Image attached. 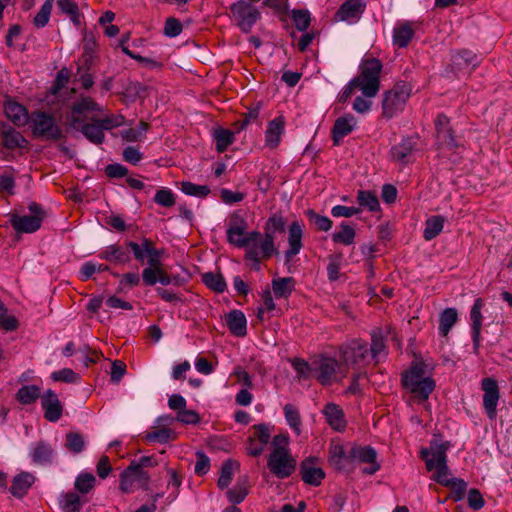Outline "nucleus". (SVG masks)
Returning <instances> with one entry per match:
<instances>
[{
	"label": "nucleus",
	"mask_w": 512,
	"mask_h": 512,
	"mask_svg": "<svg viewBox=\"0 0 512 512\" xmlns=\"http://www.w3.org/2000/svg\"><path fill=\"white\" fill-rule=\"evenodd\" d=\"M348 457H352V465L355 462L369 464L368 467L363 469L365 474L372 475L380 469V464L377 462V453L372 447L352 446L348 451Z\"/></svg>",
	"instance_id": "ddd939ff"
},
{
	"label": "nucleus",
	"mask_w": 512,
	"mask_h": 512,
	"mask_svg": "<svg viewBox=\"0 0 512 512\" xmlns=\"http://www.w3.org/2000/svg\"><path fill=\"white\" fill-rule=\"evenodd\" d=\"M248 495V486L245 481L238 482L233 488L227 490L226 496L232 506L241 503Z\"/></svg>",
	"instance_id": "5fc2aeb1"
},
{
	"label": "nucleus",
	"mask_w": 512,
	"mask_h": 512,
	"mask_svg": "<svg viewBox=\"0 0 512 512\" xmlns=\"http://www.w3.org/2000/svg\"><path fill=\"white\" fill-rule=\"evenodd\" d=\"M287 424L294 430L296 435L301 434V416L297 407L293 404H286L283 408Z\"/></svg>",
	"instance_id": "37998d69"
},
{
	"label": "nucleus",
	"mask_w": 512,
	"mask_h": 512,
	"mask_svg": "<svg viewBox=\"0 0 512 512\" xmlns=\"http://www.w3.org/2000/svg\"><path fill=\"white\" fill-rule=\"evenodd\" d=\"M414 36V30L408 23L400 24L394 28L393 43L403 48L406 47Z\"/></svg>",
	"instance_id": "c9c22d12"
},
{
	"label": "nucleus",
	"mask_w": 512,
	"mask_h": 512,
	"mask_svg": "<svg viewBox=\"0 0 512 512\" xmlns=\"http://www.w3.org/2000/svg\"><path fill=\"white\" fill-rule=\"evenodd\" d=\"M128 39H129V36L127 35L120 41V47H121L123 53H125L130 58L142 63L146 67L154 69V68H160L162 66V63L156 59L143 57V56H141L139 54H135L134 52L129 50L128 47L125 45V43Z\"/></svg>",
	"instance_id": "8fccbe9b"
},
{
	"label": "nucleus",
	"mask_w": 512,
	"mask_h": 512,
	"mask_svg": "<svg viewBox=\"0 0 512 512\" xmlns=\"http://www.w3.org/2000/svg\"><path fill=\"white\" fill-rule=\"evenodd\" d=\"M230 11L236 25L244 33H250L255 23L261 18L259 9L246 0H238L231 4Z\"/></svg>",
	"instance_id": "423d86ee"
},
{
	"label": "nucleus",
	"mask_w": 512,
	"mask_h": 512,
	"mask_svg": "<svg viewBox=\"0 0 512 512\" xmlns=\"http://www.w3.org/2000/svg\"><path fill=\"white\" fill-rule=\"evenodd\" d=\"M291 17L294 21L296 28L301 32H305L310 26L311 17L308 10H293L291 13Z\"/></svg>",
	"instance_id": "680f3d73"
},
{
	"label": "nucleus",
	"mask_w": 512,
	"mask_h": 512,
	"mask_svg": "<svg viewBox=\"0 0 512 512\" xmlns=\"http://www.w3.org/2000/svg\"><path fill=\"white\" fill-rule=\"evenodd\" d=\"M403 387L414 398L425 401L435 389V381L427 373L424 363H414L411 368L402 374Z\"/></svg>",
	"instance_id": "f257e3e1"
},
{
	"label": "nucleus",
	"mask_w": 512,
	"mask_h": 512,
	"mask_svg": "<svg viewBox=\"0 0 512 512\" xmlns=\"http://www.w3.org/2000/svg\"><path fill=\"white\" fill-rule=\"evenodd\" d=\"M154 201L162 207H172L175 204V195L170 189L161 188L156 191Z\"/></svg>",
	"instance_id": "774afa93"
},
{
	"label": "nucleus",
	"mask_w": 512,
	"mask_h": 512,
	"mask_svg": "<svg viewBox=\"0 0 512 512\" xmlns=\"http://www.w3.org/2000/svg\"><path fill=\"white\" fill-rule=\"evenodd\" d=\"M82 134L93 144H102L105 140L104 130L98 118H92L90 122L81 127Z\"/></svg>",
	"instance_id": "2f4dec72"
},
{
	"label": "nucleus",
	"mask_w": 512,
	"mask_h": 512,
	"mask_svg": "<svg viewBox=\"0 0 512 512\" xmlns=\"http://www.w3.org/2000/svg\"><path fill=\"white\" fill-rule=\"evenodd\" d=\"M368 351L364 341L353 339L340 347L339 358L348 370L349 367H360L364 363Z\"/></svg>",
	"instance_id": "6e6552de"
},
{
	"label": "nucleus",
	"mask_w": 512,
	"mask_h": 512,
	"mask_svg": "<svg viewBox=\"0 0 512 512\" xmlns=\"http://www.w3.org/2000/svg\"><path fill=\"white\" fill-rule=\"evenodd\" d=\"M0 136L3 145L7 149L23 148L28 144V141L23 137V135L9 125H1Z\"/></svg>",
	"instance_id": "a878e982"
},
{
	"label": "nucleus",
	"mask_w": 512,
	"mask_h": 512,
	"mask_svg": "<svg viewBox=\"0 0 512 512\" xmlns=\"http://www.w3.org/2000/svg\"><path fill=\"white\" fill-rule=\"evenodd\" d=\"M34 136L57 141L62 137V130L51 114L34 112Z\"/></svg>",
	"instance_id": "9b49d317"
},
{
	"label": "nucleus",
	"mask_w": 512,
	"mask_h": 512,
	"mask_svg": "<svg viewBox=\"0 0 512 512\" xmlns=\"http://www.w3.org/2000/svg\"><path fill=\"white\" fill-rule=\"evenodd\" d=\"M484 307V301L482 298H477L470 311V319L472 322V339L474 352L478 353L480 347V333L482 328V309Z\"/></svg>",
	"instance_id": "4be33fe9"
},
{
	"label": "nucleus",
	"mask_w": 512,
	"mask_h": 512,
	"mask_svg": "<svg viewBox=\"0 0 512 512\" xmlns=\"http://www.w3.org/2000/svg\"><path fill=\"white\" fill-rule=\"evenodd\" d=\"M285 228L286 220L281 214L275 213L268 218L264 228V234L270 235L273 239H275L276 233H283L285 231Z\"/></svg>",
	"instance_id": "49530a36"
},
{
	"label": "nucleus",
	"mask_w": 512,
	"mask_h": 512,
	"mask_svg": "<svg viewBox=\"0 0 512 512\" xmlns=\"http://www.w3.org/2000/svg\"><path fill=\"white\" fill-rule=\"evenodd\" d=\"M329 463L339 471H351L354 468L352 465V457H348V452H345L339 442L332 441L330 443Z\"/></svg>",
	"instance_id": "6ab92c4d"
},
{
	"label": "nucleus",
	"mask_w": 512,
	"mask_h": 512,
	"mask_svg": "<svg viewBox=\"0 0 512 512\" xmlns=\"http://www.w3.org/2000/svg\"><path fill=\"white\" fill-rule=\"evenodd\" d=\"M357 201L360 206L367 208L371 212L378 211L380 208L376 194L371 191L359 190L357 193Z\"/></svg>",
	"instance_id": "603ef678"
},
{
	"label": "nucleus",
	"mask_w": 512,
	"mask_h": 512,
	"mask_svg": "<svg viewBox=\"0 0 512 512\" xmlns=\"http://www.w3.org/2000/svg\"><path fill=\"white\" fill-rule=\"evenodd\" d=\"M161 259L162 258H157V262L155 264H148V266L142 270L141 278L145 285L154 286L156 284L157 272Z\"/></svg>",
	"instance_id": "0e129e2a"
},
{
	"label": "nucleus",
	"mask_w": 512,
	"mask_h": 512,
	"mask_svg": "<svg viewBox=\"0 0 512 512\" xmlns=\"http://www.w3.org/2000/svg\"><path fill=\"white\" fill-rule=\"evenodd\" d=\"M216 144V150L219 153L226 151V149L234 142V132L228 129H217L213 133Z\"/></svg>",
	"instance_id": "c03bdc74"
},
{
	"label": "nucleus",
	"mask_w": 512,
	"mask_h": 512,
	"mask_svg": "<svg viewBox=\"0 0 512 512\" xmlns=\"http://www.w3.org/2000/svg\"><path fill=\"white\" fill-rule=\"evenodd\" d=\"M481 388L484 391L483 406L490 419L496 417V408L500 398L497 381L493 378H484L481 381Z\"/></svg>",
	"instance_id": "4468645a"
},
{
	"label": "nucleus",
	"mask_w": 512,
	"mask_h": 512,
	"mask_svg": "<svg viewBox=\"0 0 512 512\" xmlns=\"http://www.w3.org/2000/svg\"><path fill=\"white\" fill-rule=\"evenodd\" d=\"M284 124L283 117H277L268 123L265 131V145L267 147L274 149L279 145L284 132Z\"/></svg>",
	"instance_id": "bb28decb"
},
{
	"label": "nucleus",
	"mask_w": 512,
	"mask_h": 512,
	"mask_svg": "<svg viewBox=\"0 0 512 512\" xmlns=\"http://www.w3.org/2000/svg\"><path fill=\"white\" fill-rule=\"evenodd\" d=\"M438 483L443 486L452 488L453 492L455 493L456 501L463 499L465 492H466V488H467V483L464 480L459 479V478H450L449 476H444V482H438Z\"/></svg>",
	"instance_id": "6e6d98bb"
},
{
	"label": "nucleus",
	"mask_w": 512,
	"mask_h": 512,
	"mask_svg": "<svg viewBox=\"0 0 512 512\" xmlns=\"http://www.w3.org/2000/svg\"><path fill=\"white\" fill-rule=\"evenodd\" d=\"M59 504L64 512H80L82 507L81 499L75 492L63 494L59 500Z\"/></svg>",
	"instance_id": "de8ad7c7"
},
{
	"label": "nucleus",
	"mask_w": 512,
	"mask_h": 512,
	"mask_svg": "<svg viewBox=\"0 0 512 512\" xmlns=\"http://www.w3.org/2000/svg\"><path fill=\"white\" fill-rule=\"evenodd\" d=\"M9 223L15 231L16 237H20L24 233H32V216L19 215L18 213H10L8 215Z\"/></svg>",
	"instance_id": "473e14b6"
},
{
	"label": "nucleus",
	"mask_w": 512,
	"mask_h": 512,
	"mask_svg": "<svg viewBox=\"0 0 512 512\" xmlns=\"http://www.w3.org/2000/svg\"><path fill=\"white\" fill-rule=\"evenodd\" d=\"M415 146L416 142L412 138L403 139L399 144L391 148L390 154L392 160L402 165L409 163Z\"/></svg>",
	"instance_id": "393cba45"
},
{
	"label": "nucleus",
	"mask_w": 512,
	"mask_h": 512,
	"mask_svg": "<svg viewBox=\"0 0 512 512\" xmlns=\"http://www.w3.org/2000/svg\"><path fill=\"white\" fill-rule=\"evenodd\" d=\"M302 236L303 229L300 222L294 221L293 223H291L288 229L289 248L285 251L286 260H290L300 252L303 246Z\"/></svg>",
	"instance_id": "b1692460"
},
{
	"label": "nucleus",
	"mask_w": 512,
	"mask_h": 512,
	"mask_svg": "<svg viewBox=\"0 0 512 512\" xmlns=\"http://www.w3.org/2000/svg\"><path fill=\"white\" fill-rule=\"evenodd\" d=\"M302 480L311 486H319L325 478V472L318 464V459L310 457L302 461L300 465Z\"/></svg>",
	"instance_id": "dca6fc26"
},
{
	"label": "nucleus",
	"mask_w": 512,
	"mask_h": 512,
	"mask_svg": "<svg viewBox=\"0 0 512 512\" xmlns=\"http://www.w3.org/2000/svg\"><path fill=\"white\" fill-rule=\"evenodd\" d=\"M58 9L69 16L72 23L79 27L81 25L82 14L79 11L78 4L73 0H57Z\"/></svg>",
	"instance_id": "f704fd0d"
},
{
	"label": "nucleus",
	"mask_w": 512,
	"mask_h": 512,
	"mask_svg": "<svg viewBox=\"0 0 512 512\" xmlns=\"http://www.w3.org/2000/svg\"><path fill=\"white\" fill-rule=\"evenodd\" d=\"M357 120L352 114H346L336 119L333 129L332 138L334 145H339L340 141L349 135L356 127Z\"/></svg>",
	"instance_id": "5701e85b"
},
{
	"label": "nucleus",
	"mask_w": 512,
	"mask_h": 512,
	"mask_svg": "<svg viewBox=\"0 0 512 512\" xmlns=\"http://www.w3.org/2000/svg\"><path fill=\"white\" fill-rule=\"evenodd\" d=\"M227 326L232 334L243 337L247 333V321L244 313L240 310H233L226 316Z\"/></svg>",
	"instance_id": "c85d7f7f"
},
{
	"label": "nucleus",
	"mask_w": 512,
	"mask_h": 512,
	"mask_svg": "<svg viewBox=\"0 0 512 512\" xmlns=\"http://www.w3.org/2000/svg\"><path fill=\"white\" fill-rule=\"evenodd\" d=\"M291 364L294 370L296 371L299 379H307L312 374L315 376L314 362L312 363V365H310L304 359L294 358L293 360H291Z\"/></svg>",
	"instance_id": "bf43d9fd"
},
{
	"label": "nucleus",
	"mask_w": 512,
	"mask_h": 512,
	"mask_svg": "<svg viewBox=\"0 0 512 512\" xmlns=\"http://www.w3.org/2000/svg\"><path fill=\"white\" fill-rule=\"evenodd\" d=\"M382 65L377 59H369L363 64L360 74L354 78L356 87L367 98H373L380 89V73Z\"/></svg>",
	"instance_id": "7ed1b4c3"
},
{
	"label": "nucleus",
	"mask_w": 512,
	"mask_h": 512,
	"mask_svg": "<svg viewBox=\"0 0 512 512\" xmlns=\"http://www.w3.org/2000/svg\"><path fill=\"white\" fill-rule=\"evenodd\" d=\"M295 280L292 277L274 279L272 288L276 298H286L294 290Z\"/></svg>",
	"instance_id": "ea45409f"
},
{
	"label": "nucleus",
	"mask_w": 512,
	"mask_h": 512,
	"mask_svg": "<svg viewBox=\"0 0 512 512\" xmlns=\"http://www.w3.org/2000/svg\"><path fill=\"white\" fill-rule=\"evenodd\" d=\"M176 439V433L170 428H160L147 433L146 440L149 442L168 443Z\"/></svg>",
	"instance_id": "4d7b16f0"
},
{
	"label": "nucleus",
	"mask_w": 512,
	"mask_h": 512,
	"mask_svg": "<svg viewBox=\"0 0 512 512\" xmlns=\"http://www.w3.org/2000/svg\"><path fill=\"white\" fill-rule=\"evenodd\" d=\"M54 459L52 447L45 442H38L34 448V463L46 466L50 465Z\"/></svg>",
	"instance_id": "e433bc0d"
},
{
	"label": "nucleus",
	"mask_w": 512,
	"mask_h": 512,
	"mask_svg": "<svg viewBox=\"0 0 512 512\" xmlns=\"http://www.w3.org/2000/svg\"><path fill=\"white\" fill-rule=\"evenodd\" d=\"M323 413L327 423L335 430L341 431L346 426L343 410L334 403L325 406Z\"/></svg>",
	"instance_id": "7c9ffc66"
},
{
	"label": "nucleus",
	"mask_w": 512,
	"mask_h": 512,
	"mask_svg": "<svg viewBox=\"0 0 512 512\" xmlns=\"http://www.w3.org/2000/svg\"><path fill=\"white\" fill-rule=\"evenodd\" d=\"M127 246L132 251L134 258L140 263H143L147 258L148 264H155L157 258H162L164 254L163 249L156 248L153 242L147 238H144L140 243L129 241Z\"/></svg>",
	"instance_id": "f8f14e48"
},
{
	"label": "nucleus",
	"mask_w": 512,
	"mask_h": 512,
	"mask_svg": "<svg viewBox=\"0 0 512 512\" xmlns=\"http://www.w3.org/2000/svg\"><path fill=\"white\" fill-rule=\"evenodd\" d=\"M267 466L277 478L285 479L294 473L296 460L288 450H273L268 457Z\"/></svg>",
	"instance_id": "0eeeda50"
},
{
	"label": "nucleus",
	"mask_w": 512,
	"mask_h": 512,
	"mask_svg": "<svg viewBox=\"0 0 512 512\" xmlns=\"http://www.w3.org/2000/svg\"><path fill=\"white\" fill-rule=\"evenodd\" d=\"M91 63L83 62L77 69V81L81 82L84 89H89L93 86L94 81L92 75L89 73Z\"/></svg>",
	"instance_id": "338daca9"
},
{
	"label": "nucleus",
	"mask_w": 512,
	"mask_h": 512,
	"mask_svg": "<svg viewBox=\"0 0 512 512\" xmlns=\"http://www.w3.org/2000/svg\"><path fill=\"white\" fill-rule=\"evenodd\" d=\"M150 480L149 474L136 466V461L130 465L120 475V489L124 493H131L135 487H147Z\"/></svg>",
	"instance_id": "9d476101"
},
{
	"label": "nucleus",
	"mask_w": 512,
	"mask_h": 512,
	"mask_svg": "<svg viewBox=\"0 0 512 512\" xmlns=\"http://www.w3.org/2000/svg\"><path fill=\"white\" fill-rule=\"evenodd\" d=\"M4 111L9 120L16 126H22L28 122V112L21 104L8 100L4 106Z\"/></svg>",
	"instance_id": "c756f323"
},
{
	"label": "nucleus",
	"mask_w": 512,
	"mask_h": 512,
	"mask_svg": "<svg viewBox=\"0 0 512 512\" xmlns=\"http://www.w3.org/2000/svg\"><path fill=\"white\" fill-rule=\"evenodd\" d=\"M239 468V463L233 460H226L221 466V473L218 479V487L225 489L231 483L234 470Z\"/></svg>",
	"instance_id": "a18cd8bd"
},
{
	"label": "nucleus",
	"mask_w": 512,
	"mask_h": 512,
	"mask_svg": "<svg viewBox=\"0 0 512 512\" xmlns=\"http://www.w3.org/2000/svg\"><path fill=\"white\" fill-rule=\"evenodd\" d=\"M90 111L101 112L102 107L91 97H80L71 107V115L69 117L71 127L76 128L81 124L80 115Z\"/></svg>",
	"instance_id": "aec40b11"
},
{
	"label": "nucleus",
	"mask_w": 512,
	"mask_h": 512,
	"mask_svg": "<svg viewBox=\"0 0 512 512\" xmlns=\"http://www.w3.org/2000/svg\"><path fill=\"white\" fill-rule=\"evenodd\" d=\"M448 442L432 441L429 448L421 450V457L425 460L426 469L435 471L432 479L435 482H444V476H450L447 466Z\"/></svg>",
	"instance_id": "f03ea898"
},
{
	"label": "nucleus",
	"mask_w": 512,
	"mask_h": 512,
	"mask_svg": "<svg viewBox=\"0 0 512 512\" xmlns=\"http://www.w3.org/2000/svg\"><path fill=\"white\" fill-rule=\"evenodd\" d=\"M275 239L270 235L264 234L263 239L247 248L245 259L250 262L254 270L260 269L261 259H269L277 252L274 244Z\"/></svg>",
	"instance_id": "1a4fd4ad"
},
{
	"label": "nucleus",
	"mask_w": 512,
	"mask_h": 512,
	"mask_svg": "<svg viewBox=\"0 0 512 512\" xmlns=\"http://www.w3.org/2000/svg\"><path fill=\"white\" fill-rule=\"evenodd\" d=\"M444 218L442 216H431L425 222L423 237L425 240L430 241L438 236L444 227Z\"/></svg>",
	"instance_id": "58836bf2"
},
{
	"label": "nucleus",
	"mask_w": 512,
	"mask_h": 512,
	"mask_svg": "<svg viewBox=\"0 0 512 512\" xmlns=\"http://www.w3.org/2000/svg\"><path fill=\"white\" fill-rule=\"evenodd\" d=\"M458 319L457 310L455 308H446L442 311L439 318V333L445 337Z\"/></svg>",
	"instance_id": "4c0bfd02"
},
{
	"label": "nucleus",
	"mask_w": 512,
	"mask_h": 512,
	"mask_svg": "<svg viewBox=\"0 0 512 512\" xmlns=\"http://www.w3.org/2000/svg\"><path fill=\"white\" fill-rule=\"evenodd\" d=\"M181 190L189 196L206 197L210 193V188L207 185H198L192 182H183Z\"/></svg>",
	"instance_id": "e2e57ef3"
},
{
	"label": "nucleus",
	"mask_w": 512,
	"mask_h": 512,
	"mask_svg": "<svg viewBox=\"0 0 512 512\" xmlns=\"http://www.w3.org/2000/svg\"><path fill=\"white\" fill-rule=\"evenodd\" d=\"M365 8V0H347L339 7L336 18L349 23L356 22L364 13Z\"/></svg>",
	"instance_id": "a211bd4d"
},
{
	"label": "nucleus",
	"mask_w": 512,
	"mask_h": 512,
	"mask_svg": "<svg viewBox=\"0 0 512 512\" xmlns=\"http://www.w3.org/2000/svg\"><path fill=\"white\" fill-rule=\"evenodd\" d=\"M449 118L444 114H439L435 121L438 138L447 145H455L454 136L449 126Z\"/></svg>",
	"instance_id": "72a5a7b5"
},
{
	"label": "nucleus",
	"mask_w": 512,
	"mask_h": 512,
	"mask_svg": "<svg viewBox=\"0 0 512 512\" xmlns=\"http://www.w3.org/2000/svg\"><path fill=\"white\" fill-rule=\"evenodd\" d=\"M315 378L322 385H330L342 381L348 374L346 366L341 359L338 361L332 357H320L314 360Z\"/></svg>",
	"instance_id": "20e7f679"
},
{
	"label": "nucleus",
	"mask_w": 512,
	"mask_h": 512,
	"mask_svg": "<svg viewBox=\"0 0 512 512\" xmlns=\"http://www.w3.org/2000/svg\"><path fill=\"white\" fill-rule=\"evenodd\" d=\"M40 400L45 419L49 422H57L63 413V405L57 394L48 389L40 396Z\"/></svg>",
	"instance_id": "2eb2a0df"
},
{
	"label": "nucleus",
	"mask_w": 512,
	"mask_h": 512,
	"mask_svg": "<svg viewBox=\"0 0 512 512\" xmlns=\"http://www.w3.org/2000/svg\"><path fill=\"white\" fill-rule=\"evenodd\" d=\"M247 224L245 220L240 216H234L227 229V240L230 244H233L239 248L246 247L247 241L245 240V231Z\"/></svg>",
	"instance_id": "412c9836"
},
{
	"label": "nucleus",
	"mask_w": 512,
	"mask_h": 512,
	"mask_svg": "<svg viewBox=\"0 0 512 512\" xmlns=\"http://www.w3.org/2000/svg\"><path fill=\"white\" fill-rule=\"evenodd\" d=\"M51 378L54 381L65 383H76L80 380V376L70 368H63L61 370L54 371L51 374Z\"/></svg>",
	"instance_id": "69168bd1"
},
{
	"label": "nucleus",
	"mask_w": 512,
	"mask_h": 512,
	"mask_svg": "<svg viewBox=\"0 0 512 512\" xmlns=\"http://www.w3.org/2000/svg\"><path fill=\"white\" fill-rule=\"evenodd\" d=\"M54 0H45L40 10L34 16V26L37 28L45 27L50 19Z\"/></svg>",
	"instance_id": "13d9d810"
},
{
	"label": "nucleus",
	"mask_w": 512,
	"mask_h": 512,
	"mask_svg": "<svg viewBox=\"0 0 512 512\" xmlns=\"http://www.w3.org/2000/svg\"><path fill=\"white\" fill-rule=\"evenodd\" d=\"M66 448L75 454L81 453L85 448V441L81 434L76 432H69L66 435Z\"/></svg>",
	"instance_id": "052dcab7"
},
{
	"label": "nucleus",
	"mask_w": 512,
	"mask_h": 512,
	"mask_svg": "<svg viewBox=\"0 0 512 512\" xmlns=\"http://www.w3.org/2000/svg\"><path fill=\"white\" fill-rule=\"evenodd\" d=\"M29 478L30 474L24 472L14 477L12 486L10 488V492L13 496L21 498L27 494L31 486Z\"/></svg>",
	"instance_id": "79ce46f5"
},
{
	"label": "nucleus",
	"mask_w": 512,
	"mask_h": 512,
	"mask_svg": "<svg viewBox=\"0 0 512 512\" xmlns=\"http://www.w3.org/2000/svg\"><path fill=\"white\" fill-rule=\"evenodd\" d=\"M480 62L481 57L469 50H461L451 59L452 68L456 73H471Z\"/></svg>",
	"instance_id": "f3484780"
},
{
	"label": "nucleus",
	"mask_w": 512,
	"mask_h": 512,
	"mask_svg": "<svg viewBox=\"0 0 512 512\" xmlns=\"http://www.w3.org/2000/svg\"><path fill=\"white\" fill-rule=\"evenodd\" d=\"M203 283L215 292L221 293L226 289V282L219 273L207 272L202 276Z\"/></svg>",
	"instance_id": "864d4df0"
},
{
	"label": "nucleus",
	"mask_w": 512,
	"mask_h": 512,
	"mask_svg": "<svg viewBox=\"0 0 512 512\" xmlns=\"http://www.w3.org/2000/svg\"><path fill=\"white\" fill-rule=\"evenodd\" d=\"M355 236V229L345 222H342L340 225V230L333 233L332 240L335 243L349 246L354 243Z\"/></svg>",
	"instance_id": "a19ab883"
},
{
	"label": "nucleus",
	"mask_w": 512,
	"mask_h": 512,
	"mask_svg": "<svg viewBox=\"0 0 512 512\" xmlns=\"http://www.w3.org/2000/svg\"><path fill=\"white\" fill-rule=\"evenodd\" d=\"M411 95V86L407 83H397L384 95L382 102L383 115L392 118L404 109V106Z\"/></svg>",
	"instance_id": "39448f33"
},
{
	"label": "nucleus",
	"mask_w": 512,
	"mask_h": 512,
	"mask_svg": "<svg viewBox=\"0 0 512 512\" xmlns=\"http://www.w3.org/2000/svg\"><path fill=\"white\" fill-rule=\"evenodd\" d=\"M96 478L92 473L82 472L75 479V489L81 494L89 493L95 486Z\"/></svg>",
	"instance_id": "3c124183"
},
{
	"label": "nucleus",
	"mask_w": 512,
	"mask_h": 512,
	"mask_svg": "<svg viewBox=\"0 0 512 512\" xmlns=\"http://www.w3.org/2000/svg\"><path fill=\"white\" fill-rule=\"evenodd\" d=\"M371 341V356L376 360V362H378L381 356L386 355L385 339L381 331H373L371 334Z\"/></svg>",
	"instance_id": "09e8293b"
},
{
	"label": "nucleus",
	"mask_w": 512,
	"mask_h": 512,
	"mask_svg": "<svg viewBox=\"0 0 512 512\" xmlns=\"http://www.w3.org/2000/svg\"><path fill=\"white\" fill-rule=\"evenodd\" d=\"M99 258L115 264H126L131 260L129 250L115 244L105 247Z\"/></svg>",
	"instance_id": "cd10ccee"
}]
</instances>
